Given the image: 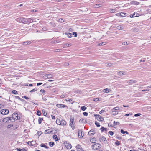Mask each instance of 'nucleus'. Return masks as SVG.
<instances>
[{
	"instance_id": "nucleus-1",
	"label": "nucleus",
	"mask_w": 151,
	"mask_h": 151,
	"mask_svg": "<svg viewBox=\"0 0 151 151\" xmlns=\"http://www.w3.org/2000/svg\"><path fill=\"white\" fill-rule=\"evenodd\" d=\"M75 122L74 121V118L73 117L71 118L70 119V123L69 126L71 127L72 130H73L75 129Z\"/></svg>"
},
{
	"instance_id": "nucleus-2",
	"label": "nucleus",
	"mask_w": 151,
	"mask_h": 151,
	"mask_svg": "<svg viewBox=\"0 0 151 151\" xmlns=\"http://www.w3.org/2000/svg\"><path fill=\"white\" fill-rule=\"evenodd\" d=\"M101 147V145L99 144L96 143L92 146V149L94 150H96L100 149Z\"/></svg>"
},
{
	"instance_id": "nucleus-3",
	"label": "nucleus",
	"mask_w": 151,
	"mask_h": 151,
	"mask_svg": "<svg viewBox=\"0 0 151 151\" xmlns=\"http://www.w3.org/2000/svg\"><path fill=\"white\" fill-rule=\"evenodd\" d=\"M25 18L20 17L16 19L15 20L20 23H24L25 22Z\"/></svg>"
},
{
	"instance_id": "nucleus-4",
	"label": "nucleus",
	"mask_w": 151,
	"mask_h": 151,
	"mask_svg": "<svg viewBox=\"0 0 151 151\" xmlns=\"http://www.w3.org/2000/svg\"><path fill=\"white\" fill-rule=\"evenodd\" d=\"M0 112L2 114L6 115L9 113V111L7 109H1Z\"/></svg>"
},
{
	"instance_id": "nucleus-5",
	"label": "nucleus",
	"mask_w": 151,
	"mask_h": 151,
	"mask_svg": "<svg viewBox=\"0 0 151 151\" xmlns=\"http://www.w3.org/2000/svg\"><path fill=\"white\" fill-rule=\"evenodd\" d=\"M12 118L11 117H6L4 118L3 119V121L5 122H13V121H12Z\"/></svg>"
},
{
	"instance_id": "nucleus-6",
	"label": "nucleus",
	"mask_w": 151,
	"mask_h": 151,
	"mask_svg": "<svg viewBox=\"0 0 151 151\" xmlns=\"http://www.w3.org/2000/svg\"><path fill=\"white\" fill-rule=\"evenodd\" d=\"M33 22V20L31 18H26L25 20L24 23L29 24V23Z\"/></svg>"
},
{
	"instance_id": "nucleus-7",
	"label": "nucleus",
	"mask_w": 151,
	"mask_h": 151,
	"mask_svg": "<svg viewBox=\"0 0 151 151\" xmlns=\"http://www.w3.org/2000/svg\"><path fill=\"white\" fill-rule=\"evenodd\" d=\"M82 130H78V136L79 137H79L81 138H82L84 136V134H83V135H82Z\"/></svg>"
},
{
	"instance_id": "nucleus-8",
	"label": "nucleus",
	"mask_w": 151,
	"mask_h": 151,
	"mask_svg": "<svg viewBox=\"0 0 151 151\" xmlns=\"http://www.w3.org/2000/svg\"><path fill=\"white\" fill-rule=\"evenodd\" d=\"M56 106L58 108H62L66 107L67 106L65 105H63V104H58L56 105Z\"/></svg>"
},
{
	"instance_id": "nucleus-9",
	"label": "nucleus",
	"mask_w": 151,
	"mask_h": 151,
	"mask_svg": "<svg viewBox=\"0 0 151 151\" xmlns=\"http://www.w3.org/2000/svg\"><path fill=\"white\" fill-rule=\"evenodd\" d=\"M94 134V131L92 130H90L88 132V134L90 136L93 135Z\"/></svg>"
},
{
	"instance_id": "nucleus-10",
	"label": "nucleus",
	"mask_w": 151,
	"mask_h": 151,
	"mask_svg": "<svg viewBox=\"0 0 151 151\" xmlns=\"http://www.w3.org/2000/svg\"><path fill=\"white\" fill-rule=\"evenodd\" d=\"M22 44L24 45H29L31 43V41H27L25 42H22Z\"/></svg>"
},
{
	"instance_id": "nucleus-11",
	"label": "nucleus",
	"mask_w": 151,
	"mask_h": 151,
	"mask_svg": "<svg viewBox=\"0 0 151 151\" xmlns=\"http://www.w3.org/2000/svg\"><path fill=\"white\" fill-rule=\"evenodd\" d=\"M117 74L119 75H123L126 74V73L123 71H119L117 73Z\"/></svg>"
},
{
	"instance_id": "nucleus-12",
	"label": "nucleus",
	"mask_w": 151,
	"mask_h": 151,
	"mask_svg": "<svg viewBox=\"0 0 151 151\" xmlns=\"http://www.w3.org/2000/svg\"><path fill=\"white\" fill-rule=\"evenodd\" d=\"M53 77V75L51 74H47L45 75V77L47 78H50Z\"/></svg>"
},
{
	"instance_id": "nucleus-13",
	"label": "nucleus",
	"mask_w": 151,
	"mask_h": 151,
	"mask_svg": "<svg viewBox=\"0 0 151 151\" xmlns=\"http://www.w3.org/2000/svg\"><path fill=\"white\" fill-rule=\"evenodd\" d=\"M65 146L66 148L68 149H70L71 148L72 146L71 144H67Z\"/></svg>"
},
{
	"instance_id": "nucleus-14",
	"label": "nucleus",
	"mask_w": 151,
	"mask_h": 151,
	"mask_svg": "<svg viewBox=\"0 0 151 151\" xmlns=\"http://www.w3.org/2000/svg\"><path fill=\"white\" fill-rule=\"evenodd\" d=\"M66 124V122L64 120L62 119L61 120V124L60 125H65Z\"/></svg>"
},
{
	"instance_id": "nucleus-15",
	"label": "nucleus",
	"mask_w": 151,
	"mask_h": 151,
	"mask_svg": "<svg viewBox=\"0 0 151 151\" xmlns=\"http://www.w3.org/2000/svg\"><path fill=\"white\" fill-rule=\"evenodd\" d=\"M56 123L57 124L60 125L61 124V120L59 119H57L56 120Z\"/></svg>"
},
{
	"instance_id": "nucleus-16",
	"label": "nucleus",
	"mask_w": 151,
	"mask_h": 151,
	"mask_svg": "<svg viewBox=\"0 0 151 151\" xmlns=\"http://www.w3.org/2000/svg\"><path fill=\"white\" fill-rule=\"evenodd\" d=\"M47 145V143H46L45 144H41L40 145V146L42 147H45V148L48 149L49 148V147L48 146H46L45 145Z\"/></svg>"
},
{
	"instance_id": "nucleus-17",
	"label": "nucleus",
	"mask_w": 151,
	"mask_h": 151,
	"mask_svg": "<svg viewBox=\"0 0 151 151\" xmlns=\"http://www.w3.org/2000/svg\"><path fill=\"white\" fill-rule=\"evenodd\" d=\"M111 90L108 88H106V89H104L103 91V92L107 93L109 92Z\"/></svg>"
},
{
	"instance_id": "nucleus-18",
	"label": "nucleus",
	"mask_w": 151,
	"mask_h": 151,
	"mask_svg": "<svg viewBox=\"0 0 151 151\" xmlns=\"http://www.w3.org/2000/svg\"><path fill=\"white\" fill-rule=\"evenodd\" d=\"M111 114L114 115H117L118 114V111H113L111 112Z\"/></svg>"
},
{
	"instance_id": "nucleus-19",
	"label": "nucleus",
	"mask_w": 151,
	"mask_h": 151,
	"mask_svg": "<svg viewBox=\"0 0 151 151\" xmlns=\"http://www.w3.org/2000/svg\"><path fill=\"white\" fill-rule=\"evenodd\" d=\"M90 141L91 142L93 143H95L96 141V138L94 137L91 139Z\"/></svg>"
},
{
	"instance_id": "nucleus-20",
	"label": "nucleus",
	"mask_w": 151,
	"mask_h": 151,
	"mask_svg": "<svg viewBox=\"0 0 151 151\" xmlns=\"http://www.w3.org/2000/svg\"><path fill=\"white\" fill-rule=\"evenodd\" d=\"M102 5L101 4H96L94 5L93 6L95 8H98L99 7L102 6Z\"/></svg>"
},
{
	"instance_id": "nucleus-21",
	"label": "nucleus",
	"mask_w": 151,
	"mask_h": 151,
	"mask_svg": "<svg viewBox=\"0 0 151 151\" xmlns=\"http://www.w3.org/2000/svg\"><path fill=\"white\" fill-rule=\"evenodd\" d=\"M139 4V3L135 1H133V5H138Z\"/></svg>"
},
{
	"instance_id": "nucleus-22",
	"label": "nucleus",
	"mask_w": 151,
	"mask_h": 151,
	"mask_svg": "<svg viewBox=\"0 0 151 151\" xmlns=\"http://www.w3.org/2000/svg\"><path fill=\"white\" fill-rule=\"evenodd\" d=\"M18 114L17 113H14L12 115V117L14 118V117H16L17 119H18Z\"/></svg>"
},
{
	"instance_id": "nucleus-23",
	"label": "nucleus",
	"mask_w": 151,
	"mask_h": 151,
	"mask_svg": "<svg viewBox=\"0 0 151 151\" xmlns=\"http://www.w3.org/2000/svg\"><path fill=\"white\" fill-rule=\"evenodd\" d=\"M54 145V143L53 142H50L49 143V145L51 147H52Z\"/></svg>"
},
{
	"instance_id": "nucleus-24",
	"label": "nucleus",
	"mask_w": 151,
	"mask_h": 151,
	"mask_svg": "<svg viewBox=\"0 0 151 151\" xmlns=\"http://www.w3.org/2000/svg\"><path fill=\"white\" fill-rule=\"evenodd\" d=\"M139 14L137 13L134 12L133 14V17H138L139 16Z\"/></svg>"
},
{
	"instance_id": "nucleus-25",
	"label": "nucleus",
	"mask_w": 151,
	"mask_h": 151,
	"mask_svg": "<svg viewBox=\"0 0 151 151\" xmlns=\"http://www.w3.org/2000/svg\"><path fill=\"white\" fill-rule=\"evenodd\" d=\"M66 34L67 37L69 38H70L71 37L72 34L70 33H65Z\"/></svg>"
},
{
	"instance_id": "nucleus-26",
	"label": "nucleus",
	"mask_w": 151,
	"mask_h": 151,
	"mask_svg": "<svg viewBox=\"0 0 151 151\" xmlns=\"http://www.w3.org/2000/svg\"><path fill=\"white\" fill-rule=\"evenodd\" d=\"M86 120L85 119H81L79 120V122L80 123H84L86 122Z\"/></svg>"
},
{
	"instance_id": "nucleus-27",
	"label": "nucleus",
	"mask_w": 151,
	"mask_h": 151,
	"mask_svg": "<svg viewBox=\"0 0 151 151\" xmlns=\"http://www.w3.org/2000/svg\"><path fill=\"white\" fill-rule=\"evenodd\" d=\"M53 139H55V141H58V139L57 137V136L56 135H54L53 136Z\"/></svg>"
},
{
	"instance_id": "nucleus-28",
	"label": "nucleus",
	"mask_w": 151,
	"mask_h": 151,
	"mask_svg": "<svg viewBox=\"0 0 151 151\" xmlns=\"http://www.w3.org/2000/svg\"><path fill=\"white\" fill-rule=\"evenodd\" d=\"M121 109L119 108V107L117 106L115 107H114L113 108L112 110L111 111H116L117 109Z\"/></svg>"
},
{
	"instance_id": "nucleus-29",
	"label": "nucleus",
	"mask_w": 151,
	"mask_h": 151,
	"mask_svg": "<svg viewBox=\"0 0 151 151\" xmlns=\"http://www.w3.org/2000/svg\"><path fill=\"white\" fill-rule=\"evenodd\" d=\"M16 150L17 151H27L25 149H21L20 148H17Z\"/></svg>"
},
{
	"instance_id": "nucleus-30",
	"label": "nucleus",
	"mask_w": 151,
	"mask_h": 151,
	"mask_svg": "<svg viewBox=\"0 0 151 151\" xmlns=\"http://www.w3.org/2000/svg\"><path fill=\"white\" fill-rule=\"evenodd\" d=\"M121 132L123 134H124L125 133H126L127 134H128V133L127 131H124L123 129L121 130Z\"/></svg>"
},
{
	"instance_id": "nucleus-31",
	"label": "nucleus",
	"mask_w": 151,
	"mask_h": 151,
	"mask_svg": "<svg viewBox=\"0 0 151 151\" xmlns=\"http://www.w3.org/2000/svg\"><path fill=\"white\" fill-rule=\"evenodd\" d=\"M105 64H106V65L107 66H111L112 65H113V64H112V63H105Z\"/></svg>"
},
{
	"instance_id": "nucleus-32",
	"label": "nucleus",
	"mask_w": 151,
	"mask_h": 151,
	"mask_svg": "<svg viewBox=\"0 0 151 151\" xmlns=\"http://www.w3.org/2000/svg\"><path fill=\"white\" fill-rule=\"evenodd\" d=\"M43 120V118H39L38 119V123L40 124L41 123L42 121Z\"/></svg>"
},
{
	"instance_id": "nucleus-33",
	"label": "nucleus",
	"mask_w": 151,
	"mask_h": 151,
	"mask_svg": "<svg viewBox=\"0 0 151 151\" xmlns=\"http://www.w3.org/2000/svg\"><path fill=\"white\" fill-rule=\"evenodd\" d=\"M103 129L101 130L102 132H103L104 130H105L106 131H107V129L106 128H105L103 127H101L100 129Z\"/></svg>"
},
{
	"instance_id": "nucleus-34",
	"label": "nucleus",
	"mask_w": 151,
	"mask_h": 151,
	"mask_svg": "<svg viewBox=\"0 0 151 151\" xmlns=\"http://www.w3.org/2000/svg\"><path fill=\"white\" fill-rule=\"evenodd\" d=\"M102 140L104 142V143H105L106 142V139L104 136H103L102 137Z\"/></svg>"
},
{
	"instance_id": "nucleus-35",
	"label": "nucleus",
	"mask_w": 151,
	"mask_h": 151,
	"mask_svg": "<svg viewBox=\"0 0 151 151\" xmlns=\"http://www.w3.org/2000/svg\"><path fill=\"white\" fill-rule=\"evenodd\" d=\"M12 93L14 94H18L17 92L15 90H13Z\"/></svg>"
},
{
	"instance_id": "nucleus-36",
	"label": "nucleus",
	"mask_w": 151,
	"mask_h": 151,
	"mask_svg": "<svg viewBox=\"0 0 151 151\" xmlns=\"http://www.w3.org/2000/svg\"><path fill=\"white\" fill-rule=\"evenodd\" d=\"M94 116L97 119H99V118H100L101 117V116L99 114H95Z\"/></svg>"
},
{
	"instance_id": "nucleus-37",
	"label": "nucleus",
	"mask_w": 151,
	"mask_h": 151,
	"mask_svg": "<svg viewBox=\"0 0 151 151\" xmlns=\"http://www.w3.org/2000/svg\"><path fill=\"white\" fill-rule=\"evenodd\" d=\"M117 29L119 30H121L122 29V27L121 26L119 25L117 27Z\"/></svg>"
},
{
	"instance_id": "nucleus-38",
	"label": "nucleus",
	"mask_w": 151,
	"mask_h": 151,
	"mask_svg": "<svg viewBox=\"0 0 151 151\" xmlns=\"http://www.w3.org/2000/svg\"><path fill=\"white\" fill-rule=\"evenodd\" d=\"M86 108H87L85 107V106H82L81 108V109L83 111H85L86 109Z\"/></svg>"
},
{
	"instance_id": "nucleus-39",
	"label": "nucleus",
	"mask_w": 151,
	"mask_h": 151,
	"mask_svg": "<svg viewBox=\"0 0 151 151\" xmlns=\"http://www.w3.org/2000/svg\"><path fill=\"white\" fill-rule=\"evenodd\" d=\"M95 124L98 127L100 126V124L97 121L95 122Z\"/></svg>"
},
{
	"instance_id": "nucleus-40",
	"label": "nucleus",
	"mask_w": 151,
	"mask_h": 151,
	"mask_svg": "<svg viewBox=\"0 0 151 151\" xmlns=\"http://www.w3.org/2000/svg\"><path fill=\"white\" fill-rule=\"evenodd\" d=\"M115 9H110L109 11V12L110 13H114L115 12Z\"/></svg>"
},
{
	"instance_id": "nucleus-41",
	"label": "nucleus",
	"mask_w": 151,
	"mask_h": 151,
	"mask_svg": "<svg viewBox=\"0 0 151 151\" xmlns=\"http://www.w3.org/2000/svg\"><path fill=\"white\" fill-rule=\"evenodd\" d=\"M126 14V13H124L123 12H121L120 13V16L122 17H124L125 16L124 15Z\"/></svg>"
},
{
	"instance_id": "nucleus-42",
	"label": "nucleus",
	"mask_w": 151,
	"mask_h": 151,
	"mask_svg": "<svg viewBox=\"0 0 151 151\" xmlns=\"http://www.w3.org/2000/svg\"><path fill=\"white\" fill-rule=\"evenodd\" d=\"M141 114L140 113H137V114H135L134 115V116L135 117H137L141 115Z\"/></svg>"
},
{
	"instance_id": "nucleus-43",
	"label": "nucleus",
	"mask_w": 151,
	"mask_h": 151,
	"mask_svg": "<svg viewBox=\"0 0 151 151\" xmlns=\"http://www.w3.org/2000/svg\"><path fill=\"white\" fill-rule=\"evenodd\" d=\"M108 133L111 135L112 136L113 135L114 132H113L111 131H109L108 132Z\"/></svg>"
},
{
	"instance_id": "nucleus-44",
	"label": "nucleus",
	"mask_w": 151,
	"mask_h": 151,
	"mask_svg": "<svg viewBox=\"0 0 151 151\" xmlns=\"http://www.w3.org/2000/svg\"><path fill=\"white\" fill-rule=\"evenodd\" d=\"M37 90V88H35L33 89L32 90H31L30 92H35Z\"/></svg>"
},
{
	"instance_id": "nucleus-45",
	"label": "nucleus",
	"mask_w": 151,
	"mask_h": 151,
	"mask_svg": "<svg viewBox=\"0 0 151 151\" xmlns=\"http://www.w3.org/2000/svg\"><path fill=\"white\" fill-rule=\"evenodd\" d=\"M98 120L99 121H102L103 120H104L103 118L101 117H101L100 118H99V119H98Z\"/></svg>"
},
{
	"instance_id": "nucleus-46",
	"label": "nucleus",
	"mask_w": 151,
	"mask_h": 151,
	"mask_svg": "<svg viewBox=\"0 0 151 151\" xmlns=\"http://www.w3.org/2000/svg\"><path fill=\"white\" fill-rule=\"evenodd\" d=\"M120 143L119 141H117L115 143V144H116V145L118 146L120 145Z\"/></svg>"
},
{
	"instance_id": "nucleus-47",
	"label": "nucleus",
	"mask_w": 151,
	"mask_h": 151,
	"mask_svg": "<svg viewBox=\"0 0 151 151\" xmlns=\"http://www.w3.org/2000/svg\"><path fill=\"white\" fill-rule=\"evenodd\" d=\"M37 115L38 116H40L41 115V112L40 111H38L37 112Z\"/></svg>"
},
{
	"instance_id": "nucleus-48",
	"label": "nucleus",
	"mask_w": 151,
	"mask_h": 151,
	"mask_svg": "<svg viewBox=\"0 0 151 151\" xmlns=\"http://www.w3.org/2000/svg\"><path fill=\"white\" fill-rule=\"evenodd\" d=\"M105 42H103L101 43H99V45L100 46L103 45L105 44Z\"/></svg>"
},
{
	"instance_id": "nucleus-49",
	"label": "nucleus",
	"mask_w": 151,
	"mask_h": 151,
	"mask_svg": "<svg viewBox=\"0 0 151 151\" xmlns=\"http://www.w3.org/2000/svg\"><path fill=\"white\" fill-rule=\"evenodd\" d=\"M83 115L85 116H87L88 115V113L86 112H84L83 113Z\"/></svg>"
},
{
	"instance_id": "nucleus-50",
	"label": "nucleus",
	"mask_w": 151,
	"mask_h": 151,
	"mask_svg": "<svg viewBox=\"0 0 151 151\" xmlns=\"http://www.w3.org/2000/svg\"><path fill=\"white\" fill-rule=\"evenodd\" d=\"M114 125H115L118 124H119V123L118 122H116L115 121H114Z\"/></svg>"
},
{
	"instance_id": "nucleus-51",
	"label": "nucleus",
	"mask_w": 151,
	"mask_h": 151,
	"mask_svg": "<svg viewBox=\"0 0 151 151\" xmlns=\"http://www.w3.org/2000/svg\"><path fill=\"white\" fill-rule=\"evenodd\" d=\"M73 34L74 35V37H77V34L76 32H73Z\"/></svg>"
},
{
	"instance_id": "nucleus-52",
	"label": "nucleus",
	"mask_w": 151,
	"mask_h": 151,
	"mask_svg": "<svg viewBox=\"0 0 151 151\" xmlns=\"http://www.w3.org/2000/svg\"><path fill=\"white\" fill-rule=\"evenodd\" d=\"M64 65L65 66H67L69 65V64L68 63H64Z\"/></svg>"
},
{
	"instance_id": "nucleus-53",
	"label": "nucleus",
	"mask_w": 151,
	"mask_h": 151,
	"mask_svg": "<svg viewBox=\"0 0 151 151\" xmlns=\"http://www.w3.org/2000/svg\"><path fill=\"white\" fill-rule=\"evenodd\" d=\"M66 101H72V100L71 99H66Z\"/></svg>"
},
{
	"instance_id": "nucleus-54",
	"label": "nucleus",
	"mask_w": 151,
	"mask_h": 151,
	"mask_svg": "<svg viewBox=\"0 0 151 151\" xmlns=\"http://www.w3.org/2000/svg\"><path fill=\"white\" fill-rule=\"evenodd\" d=\"M42 134V132L41 131L38 132V134L39 136H40Z\"/></svg>"
},
{
	"instance_id": "nucleus-55",
	"label": "nucleus",
	"mask_w": 151,
	"mask_h": 151,
	"mask_svg": "<svg viewBox=\"0 0 151 151\" xmlns=\"http://www.w3.org/2000/svg\"><path fill=\"white\" fill-rule=\"evenodd\" d=\"M4 107V105L2 104H0V109Z\"/></svg>"
},
{
	"instance_id": "nucleus-56",
	"label": "nucleus",
	"mask_w": 151,
	"mask_h": 151,
	"mask_svg": "<svg viewBox=\"0 0 151 151\" xmlns=\"http://www.w3.org/2000/svg\"><path fill=\"white\" fill-rule=\"evenodd\" d=\"M59 21L60 22H63L64 21V19H59Z\"/></svg>"
},
{
	"instance_id": "nucleus-57",
	"label": "nucleus",
	"mask_w": 151,
	"mask_h": 151,
	"mask_svg": "<svg viewBox=\"0 0 151 151\" xmlns=\"http://www.w3.org/2000/svg\"><path fill=\"white\" fill-rule=\"evenodd\" d=\"M22 98H24L26 99H29V98L28 97H27V96H22Z\"/></svg>"
},
{
	"instance_id": "nucleus-58",
	"label": "nucleus",
	"mask_w": 151,
	"mask_h": 151,
	"mask_svg": "<svg viewBox=\"0 0 151 151\" xmlns=\"http://www.w3.org/2000/svg\"><path fill=\"white\" fill-rule=\"evenodd\" d=\"M60 49H57L55 50V52H59L60 51Z\"/></svg>"
},
{
	"instance_id": "nucleus-59",
	"label": "nucleus",
	"mask_w": 151,
	"mask_h": 151,
	"mask_svg": "<svg viewBox=\"0 0 151 151\" xmlns=\"http://www.w3.org/2000/svg\"><path fill=\"white\" fill-rule=\"evenodd\" d=\"M105 111L104 110H102L101 111H100L99 113V114H101L103 112H105Z\"/></svg>"
},
{
	"instance_id": "nucleus-60",
	"label": "nucleus",
	"mask_w": 151,
	"mask_h": 151,
	"mask_svg": "<svg viewBox=\"0 0 151 151\" xmlns=\"http://www.w3.org/2000/svg\"><path fill=\"white\" fill-rule=\"evenodd\" d=\"M40 92H41L44 93L45 92V90L44 89H42L40 90Z\"/></svg>"
},
{
	"instance_id": "nucleus-61",
	"label": "nucleus",
	"mask_w": 151,
	"mask_h": 151,
	"mask_svg": "<svg viewBox=\"0 0 151 151\" xmlns=\"http://www.w3.org/2000/svg\"><path fill=\"white\" fill-rule=\"evenodd\" d=\"M15 98L17 99H18L19 100V99H20V97L19 96H15Z\"/></svg>"
},
{
	"instance_id": "nucleus-62",
	"label": "nucleus",
	"mask_w": 151,
	"mask_h": 151,
	"mask_svg": "<svg viewBox=\"0 0 151 151\" xmlns=\"http://www.w3.org/2000/svg\"><path fill=\"white\" fill-rule=\"evenodd\" d=\"M51 116L52 119H55V116H53L52 115Z\"/></svg>"
},
{
	"instance_id": "nucleus-63",
	"label": "nucleus",
	"mask_w": 151,
	"mask_h": 151,
	"mask_svg": "<svg viewBox=\"0 0 151 151\" xmlns=\"http://www.w3.org/2000/svg\"><path fill=\"white\" fill-rule=\"evenodd\" d=\"M32 142H31V141H28V142H27V144H28V145H31V144H31V143H32Z\"/></svg>"
},
{
	"instance_id": "nucleus-64",
	"label": "nucleus",
	"mask_w": 151,
	"mask_h": 151,
	"mask_svg": "<svg viewBox=\"0 0 151 151\" xmlns=\"http://www.w3.org/2000/svg\"><path fill=\"white\" fill-rule=\"evenodd\" d=\"M116 138L119 140H120L121 139V138L120 137H117V136L116 137Z\"/></svg>"
}]
</instances>
